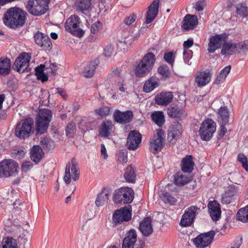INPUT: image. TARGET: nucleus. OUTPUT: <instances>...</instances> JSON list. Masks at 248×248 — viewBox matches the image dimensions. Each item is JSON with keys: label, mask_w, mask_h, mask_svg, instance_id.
<instances>
[{"label": "nucleus", "mask_w": 248, "mask_h": 248, "mask_svg": "<svg viewBox=\"0 0 248 248\" xmlns=\"http://www.w3.org/2000/svg\"><path fill=\"white\" fill-rule=\"evenodd\" d=\"M110 108L107 106L102 107L95 110V112L100 116L103 117L108 115L110 113Z\"/></svg>", "instance_id": "nucleus-52"}, {"label": "nucleus", "mask_w": 248, "mask_h": 248, "mask_svg": "<svg viewBox=\"0 0 248 248\" xmlns=\"http://www.w3.org/2000/svg\"><path fill=\"white\" fill-rule=\"evenodd\" d=\"M158 73L164 78H169L170 76V72L169 67L163 64L158 67L157 69Z\"/></svg>", "instance_id": "nucleus-47"}, {"label": "nucleus", "mask_w": 248, "mask_h": 248, "mask_svg": "<svg viewBox=\"0 0 248 248\" xmlns=\"http://www.w3.org/2000/svg\"><path fill=\"white\" fill-rule=\"evenodd\" d=\"M45 70L46 69L44 64H40L35 68V75L37 79L43 82L48 80V77L44 72Z\"/></svg>", "instance_id": "nucleus-42"}, {"label": "nucleus", "mask_w": 248, "mask_h": 248, "mask_svg": "<svg viewBox=\"0 0 248 248\" xmlns=\"http://www.w3.org/2000/svg\"><path fill=\"white\" fill-rule=\"evenodd\" d=\"M11 71V61L7 58H0V75L6 76Z\"/></svg>", "instance_id": "nucleus-36"}, {"label": "nucleus", "mask_w": 248, "mask_h": 248, "mask_svg": "<svg viewBox=\"0 0 248 248\" xmlns=\"http://www.w3.org/2000/svg\"><path fill=\"white\" fill-rule=\"evenodd\" d=\"M137 241V232L134 229H131L126 232L123 239L122 248H134Z\"/></svg>", "instance_id": "nucleus-22"}, {"label": "nucleus", "mask_w": 248, "mask_h": 248, "mask_svg": "<svg viewBox=\"0 0 248 248\" xmlns=\"http://www.w3.org/2000/svg\"><path fill=\"white\" fill-rule=\"evenodd\" d=\"M40 144L44 149L49 150L51 148V145L49 139L46 137L42 138L40 140Z\"/></svg>", "instance_id": "nucleus-60"}, {"label": "nucleus", "mask_w": 248, "mask_h": 248, "mask_svg": "<svg viewBox=\"0 0 248 248\" xmlns=\"http://www.w3.org/2000/svg\"><path fill=\"white\" fill-rule=\"evenodd\" d=\"M215 234V232L213 231L201 233L193 239V242L197 248H205L210 245Z\"/></svg>", "instance_id": "nucleus-14"}, {"label": "nucleus", "mask_w": 248, "mask_h": 248, "mask_svg": "<svg viewBox=\"0 0 248 248\" xmlns=\"http://www.w3.org/2000/svg\"><path fill=\"white\" fill-rule=\"evenodd\" d=\"M91 6V0H77L75 7L77 11L84 13L89 10Z\"/></svg>", "instance_id": "nucleus-39"}, {"label": "nucleus", "mask_w": 248, "mask_h": 248, "mask_svg": "<svg viewBox=\"0 0 248 248\" xmlns=\"http://www.w3.org/2000/svg\"><path fill=\"white\" fill-rule=\"evenodd\" d=\"M113 127L114 125L110 120L103 121L99 128V135L102 137H109L111 135Z\"/></svg>", "instance_id": "nucleus-31"}, {"label": "nucleus", "mask_w": 248, "mask_h": 248, "mask_svg": "<svg viewBox=\"0 0 248 248\" xmlns=\"http://www.w3.org/2000/svg\"><path fill=\"white\" fill-rule=\"evenodd\" d=\"M176 52H166L164 54L163 58L164 60L171 66L173 65L175 58Z\"/></svg>", "instance_id": "nucleus-53"}, {"label": "nucleus", "mask_w": 248, "mask_h": 248, "mask_svg": "<svg viewBox=\"0 0 248 248\" xmlns=\"http://www.w3.org/2000/svg\"><path fill=\"white\" fill-rule=\"evenodd\" d=\"M161 198L166 204H169L171 205H175L177 202L176 198L169 192L163 193L161 196Z\"/></svg>", "instance_id": "nucleus-45"}, {"label": "nucleus", "mask_w": 248, "mask_h": 248, "mask_svg": "<svg viewBox=\"0 0 248 248\" xmlns=\"http://www.w3.org/2000/svg\"><path fill=\"white\" fill-rule=\"evenodd\" d=\"M111 189L109 188H104L101 192L97 195L95 200V204L97 207L103 206L108 202L111 194Z\"/></svg>", "instance_id": "nucleus-29"}, {"label": "nucleus", "mask_w": 248, "mask_h": 248, "mask_svg": "<svg viewBox=\"0 0 248 248\" xmlns=\"http://www.w3.org/2000/svg\"><path fill=\"white\" fill-rule=\"evenodd\" d=\"M237 13L243 17L248 16V8L244 4L240 3L236 6Z\"/></svg>", "instance_id": "nucleus-50"}, {"label": "nucleus", "mask_w": 248, "mask_h": 248, "mask_svg": "<svg viewBox=\"0 0 248 248\" xmlns=\"http://www.w3.org/2000/svg\"><path fill=\"white\" fill-rule=\"evenodd\" d=\"M229 35L226 33L216 34L211 36L209 39L208 46V51L210 53H213L215 51L223 46L224 43L228 39Z\"/></svg>", "instance_id": "nucleus-11"}, {"label": "nucleus", "mask_w": 248, "mask_h": 248, "mask_svg": "<svg viewBox=\"0 0 248 248\" xmlns=\"http://www.w3.org/2000/svg\"><path fill=\"white\" fill-rule=\"evenodd\" d=\"M210 80L211 74L208 70L200 71L196 75L195 82L199 87L205 86Z\"/></svg>", "instance_id": "nucleus-27"}, {"label": "nucleus", "mask_w": 248, "mask_h": 248, "mask_svg": "<svg viewBox=\"0 0 248 248\" xmlns=\"http://www.w3.org/2000/svg\"><path fill=\"white\" fill-rule=\"evenodd\" d=\"M79 168L76 161L72 159L71 162L66 165L65 168V175L63 178L66 184H69L71 182V177L75 181H77L79 176Z\"/></svg>", "instance_id": "nucleus-10"}, {"label": "nucleus", "mask_w": 248, "mask_h": 248, "mask_svg": "<svg viewBox=\"0 0 248 248\" xmlns=\"http://www.w3.org/2000/svg\"><path fill=\"white\" fill-rule=\"evenodd\" d=\"M153 121L159 127H162L165 124V120L164 113L161 111H155L151 115Z\"/></svg>", "instance_id": "nucleus-38"}, {"label": "nucleus", "mask_w": 248, "mask_h": 248, "mask_svg": "<svg viewBox=\"0 0 248 248\" xmlns=\"http://www.w3.org/2000/svg\"><path fill=\"white\" fill-rule=\"evenodd\" d=\"M159 0H155L148 7L145 18L146 24L151 23L157 15L159 12Z\"/></svg>", "instance_id": "nucleus-20"}, {"label": "nucleus", "mask_w": 248, "mask_h": 248, "mask_svg": "<svg viewBox=\"0 0 248 248\" xmlns=\"http://www.w3.org/2000/svg\"><path fill=\"white\" fill-rule=\"evenodd\" d=\"M1 248H17L16 240L10 237L4 238L2 241Z\"/></svg>", "instance_id": "nucleus-44"}, {"label": "nucleus", "mask_w": 248, "mask_h": 248, "mask_svg": "<svg viewBox=\"0 0 248 248\" xmlns=\"http://www.w3.org/2000/svg\"><path fill=\"white\" fill-rule=\"evenodd\" d=\"M19 169L18 163L12 159H5L0 162V177L16 176Z\"/></svg>", "instance_id": "nucleus-7"}, {"label": "nucleus", "mask_w": 248, "mask_h": 248, "mask_svg": "<svg viewBox=\"0 0 248 248\" xmlns=\"http://www.w3.org/2000/svg\"><path fill=\"white\" fill-rule=\"evenodd\" d=\"M52 112L47 108H43L39 110L35 118V136L38 137L46 133L52 120Z\"/></svg>", "instance_id": "nucleus-2"}, {"label": "nucleus", "mask_w": 248, "mask_h": 248, "mask_svg": "<svg viewBox=\"0 0 248 248\" xmlns=\"http://www.w3.org/2000/svg\"><path fill=\"white\" fill-rule=\"evenodd\" d=\"M165 139V134L164 131L160 128L157 129L156 135H155L150 141V151L154 154L160 151L164 146Z\"/></svg>", "instance_id": "nucleus-12"}, {"label": "nucleus", "mask_w": 248, "mask_h": 248, "mask_svg": "<svg viewBox=\"0 0 248 248\" xmlns=\"http://www.w3.org/2000/svg\"><path fill=\"white\" fill-rule=\"evenodd\" d=\"M81 23L80 18L77 16H71L65 23L66 31L78 37H81L84 34V31L80 27Z\"/></svg>", "instance_id": "nucleus-8"}, {"label": "nucleus", "mask_w": 248, "mask_h": 248, "mask_svg": "<svg viewBox=\"0 0 248 248\" xmlns=\"http://www.w3.org/2000/svg\"><path fill=\"white\" fill-rule=\"evenodd\" d=\"M173 95L170 92H162L157 94L155 98V103L160 106H166L171 102Z\"/></svg>", "instance_id": "nucleus-23"}, {"label": "nucleus", "mask_w": 248, "mask_h": 248, "mask_svg": "<svg viewBox=\"0 0 248 248\" xmlns=\"http://www.w3.org/2000/svg\"><path fill=\"white\" fill-rule=\"evenodd\" d=\"M182 133V126L178 122H173L170 126L169 130L168 139L171 138L170 142L172 140H176L180 137Z\"/></svg>", "instance_id": "nucleus-28"}, {"label": "nucleus", "mask_w": 248, "mask_h": 248, "mask_svg": "<svg viewBox=\"0 0 248 248\" xmlns=\"http://www.w3.org/2000/svg\"><path fill=\"white\" fill-rule=\"evenodd\" d=\"M49 1L50 0H29L26 8L31 15L41 16L48 10Z\"/></svg>", "instance_id": "nucleus-6"}, {"label": "nucleus", "mask_w": 248, "mask_h": 248, "mask_svg": "<svg viewBox=\"0 0 248 248\" xmlns=\"http://www.w3.org/2000/svg\"><path fill=\"white\" fill-rule=\"evenodd\" d=\"M200 208L196 205L189 207L185 212L180 220V225L182 227L190 226L194 222L196 212L200 210Z\"/></svg>", "instance_id": "nucleus-15"}, {"label": "nucleus", "mask_w": 248, "mask_h": 248, "mask_svg": "<svg viewBox=\"0 0 248 248\" xmlns=\"http://www.w3.org/2000/svg\"><path fill=\"white\" fill-rule=\"evenodd\" d=\"M231 69V66L230 65H228L222 69L217 76L216 79L214 81V83L219 84L221 82H223L230 73Z\"/></svg>", "instance_id": "nucleus-40"}, {"label": "nucleus", "mask_w": 248, "mask_h": 248, "mask_svg": "<svg viewBox=\"0 0 248 248\" xmlns=\"http://www.w3.org/2000/svg\"><path fill=\"white\" fill-rule=\"evenodd\" d=\"M167 114L171 118L178 120L183 119L185 116V110L178 105L172 104L167 108Z\"/></svg>", "instance_id": "nucleus-21"}, {"label": "nucleus", "mask_w": 248, "mask_h": 248, "mask_svg": "<svg viewBox=\"0 0 248 248\" xmlns=\"http://www.w3.org/2000/svg\"><path fill=\"white\" fill-rule=\"evenodd\" d=\"M34 120L31 117L22 120L17 123L15 130V135L20 139H25L30 137L34 132Z\"/></svg>", "instance_id": "nucleus-4"}, {"label": "nucleus", "mask_w": 248, "mask_h": 248, "mask_svg": "<svg viewBox=\"0 0 248 248\" xmlns=\"http://www.w3.org/2000/svg\"><path fill=\"white\" fill-rule=\"evenodd\" d=\"M208 207L212 219L214 221L218 220L221 216V209L219 203L215 200L210 201L208 204Z\"/></svg>", "instance_id": "nucleus-26"}, {"label": "nucleus", "mask_w": 248, "mask_h": 248, "mask_svg": "<svg viewBox=\"0 0 248 248\" xmlns=\"http://www.w3.org/2000/svg\"><path fill=\"white\" fill-rule=\"evenodd\" d=\"M217 115V121L219 124H226L229 122V111L227 107H221Z\"/></svg>", "instance_id": "nucleus-35"}, {"label": "nucleus", "mask_w": 248, "mask_h": 248, "mask_svg": "<svg viewBox=\"0 0 248 248\" xmlns=\"http://www.w3.org/2000/svg\"><path fill=\"white\" fill-rule=\"evenodd\" d=\"M118 161L122 164L126 163L127 162V152L126 151H120L117 154Z\"/></svg>", "instance_id": "nucleus-54"}, {"label": "nucleus", "mask_w": 248, "mask_h": 248, "mask_svg": "<svg viewBox=\"0 0 248 248\" xmlns=\"http://www.w3.org/2000/svg\"><path fill=\"white\" fill-rule=\"evenodd\" d=\"M205 6L206 4L205 0H200L196 3L194 8L197 11H202L204 9Z\"/></svg>", "instance_id": "nucleus-62"}, {"label": "nucleus", "mask_w": 248, "mask_h": 248, "mask_svg": "<svg viewBox=\"0 0 248 248\" xmlns=\"http://www.w3.org/2000/svg\"><path fill=\"white\" fill-rule=\"evenodd\" d=\"M133 113L131 110L121 111L119 109H116L113 114V119L115 122L120 124H126L132 120Z\"/></svg>", "instance_id": "nucleus-19"}, {"label": "nucleus", "mask_w": 248, "mask_h": 248, "mask_svg": "<svg viewBox=\"0 0 248 248\" xmlns=\"http://www.w3.org/2000/svg\"><path fill=\"white\" fill-rule=\"evenodd\" d=\"M159 86V82L157 78L152 76L145 81L143 87V90L146 93H149L153 91Z\"/></svg>", "instance_id": "nucleus-34"}, {"label": "nucleus", "mask_w": 248, "mask_h": 248, "mask_svg": "<svg viewBox=\"0 0 248 248\" xmlns=\"http://www.w3.org/2000/svg\"><path fill=\"white\" fill-rule=\"evenodd\" d=\"M190 180L189 177L185 176L180 173H176L174 178L175 184L179 186L186 185L189 182Z\"/></svg>", "instance_id": "nucleus-43"}, {"label": "nucleus", "mask_w": 248, "mask_h": 248, "mask_svg": "<svg viewBox=\"0 0 248 248\" xmlns=\"http://www.w3.org/2000/svg\"><path fill=\"white\" fill-rule=\"evenodd\" d=\"M44 153L39 145H35L32 146L30 151L31 159L36 164H38L42 160Z\"/></svg>", "instance_id": "nucleus-32"}, {"label": "nucleus", "mask_w": 248, "mask_h": 248, "mask_svg": "<svg viewBox=\"0 0 248 248\" xmlns=\"http://www.w3.org/2000/svg\"><path fill=\"white\" fill-rule=\"evenodd\" d=\"M35 43L46 50H50L52 47L51 40L49 37L39 31H37L33 36Z\"/></svg>", "instance_id": "nucleus-17"}, {"label": "nucleus", "mask_w": 248, "mask_h": 248, "mask_svg": "<svg viewBox=\"0 0 248 248\" xmlns=\"http://www.w3.org/2000/svg\"><path fill=\"white\" fill-rule=\"evenodd\" d=\"M131 207H124L114 211L112 216V220L116 224L123 222H127L131 219Z\"/></svg>", "instance_id": "nucleus-13"}, {"label": "nucleus", "mask_w": 248, "mask_h": 248, "mask_svg": "<svg viewBox=\"0 0 248 248\" xmlns=\"http://www.w3.org/2000/svg\"><path fill=\"white\" fill-rule=\"evenodd\" d=\"M25 152L21 148H17L13 149L11 153V156L16 159H21L24 157Z\"/></svg>", "instance_id": "nucleus-48"}, {"label": "nucleus", "mask_w": 248, "mask_h": 248, "mask_svg": "<svg viewBox=\"0 0 248 248\" xmlns=\"http://www.w3.org/2000/svg\"><path fill=\"white\" fill-rule=\"evenodd\" d=\"M134 198V191L131 188L122 187L116 189L113 193V201L115 203H131Z\"/></svg>", "instance_id": "nucleus-5"}, {"label": "nucleus", "mask_w": 248, "mask_h": 248, "mask_svg": "<svg viewBox=\"0 0 248 248\" xmlns=\"http://www.w3.org/2000/svg\"><path fill=\"white\" fill-rule=\"evenodd\" d=\"M232 199L227 194L224 193L222 196L221 202L223 204H228L232 202Z\"/></svg>", "instance_id": "nucleus-64"}, {"label": "nucleus", "mask_w": 248, "mask_h": 248, "mask_svg": "<svg viewBox=\"0 0 248 248\" xmlns=\"http://www.w3.org/2000/svg\"><path fill=\"white\" fill-rule=\"evenodd\" d=\"M31 59V54L25 52H22L16 59L14 63L16 71L23 73L29 66Z\"/></svg>", "instance_id": "nucleus-16"}, {"label": "nucleus", "mask_w": 248, "mask_h": 248, "mask_svg": "<svg viewBox=\"0 0 248 248\" xmlns=\"http://www.w3.org/2000/svg\"><path fill=\"white\" fill-rule=\"evenodd\" d=\"M33 167V164L31 161H26L22 163L21 170L22 171L27 172L29 171Z\"/></svg>", "instance_id": "nucleus-61"}, {"label": "nucleus", "mask_w": 248, "mask_h": 248, "mask_svg": "<svg viewBox=\"0 0 248 248\" xmlns=\"http://www.w3.org/2000/svg\"><path fill=\"white\" fill-rule=\"evenodd\" d=\"M25 15L26 13L19 8H11L4 14L3 22L6 26L12 29L22 27L25 22Z\"/></svg>", "instance_id": "nucleus-1"}, {"label": "nucleus", "mask_w": 248, "mask_h": 248, "mask_svg": "<svg viewBox=\"0 0 248 248\" xmlns=\"http://www.w3.org/2000/svg\"><path fill=\"white\" fill-rule=\"evenodd\" d=\"M114 51V47L111 44H108L105 46L104 49V54L105 56L111 57Z\"/></svg>", "instance_id": "nucleus-58"}, {"label": "nucleus", "mask_w": 248, "mask_h": 248, "mask_svg": "<svg viewBox=\"0 0 248 248\" xmlns=\"http://www.w3.org/2000/svg\"><path fill=\"white\" fill-rule=\"evenodd\" d=\"M225 193L229 195L232 199L234 196L238 194V190L234 186H231L228 187V189L225 191Z\"/></svg>", "instance_id": "nucleus-56"}, {"label": "nucleus", "mask_w": 248, "mask_h": 248, "mask_svg": "<svg viewBox=\"0 0 248 248\" xmlns=\"http://www.w3.org/2000/svg\"><path fill=\"white\" fill-rule=\"evenodd\" d=\"M99 63V62L98 59L91 61L84 69L83 72L84 76L87 78L93 77Z\"/></svg>", "instance_id": "nucleus-37"}, {"label": "nucleus", "mask_w": 248, "mask_h": 248, "mask_svg": "<svg viewBox=\"0 0 248 248\" xmlns=\"http://www.w3.org/2000/svg\"><path fill=\"white\" fill-rule=\"evenodd\" d=\"M238 160L242 164L243 168L248 171V160L246 156L243 154H239Z\"/></svg>", "instance_id": "nucleus-55"}, {"label": "nucleus", "mask_w": 248, "mask_h": 248, "mask_svg": "<svg viewBox=\"0 0 248 248\" xmlns=\"http://www.w3.org/2000/svg\"><path fill=\"white\" fill-rule=\"evenodd\" d=\"M237 51V43H233L232 40L225 42L221 51L222 55H231Z\"/></svg>", "instance_id": "nucleus-33"}, {"label": "nucleus", "mask_w": 248, "mask_h": 248, "mask_svg": "<svg viewBox=\"0 0 248 248\" xmlns=\"http://www.w3.org/2000/svg\"><path fill=\"white\" fill-rule=\"evenodd\" d=\"M151 221V218L147 217L140 223L139 230L142 234L145 237L150 236L153 232V228Z\"/></svg>", "instance_id": "nucleus-25"}, {"label": "nucleus", "mask_w": 248, "mask_h": 248, "mask_svg": "<svg viewBox=\"0 0 248 248\" xmlns=\"http://www.w3.org/2000/svg\"><path fill=\"white\" fill-rule=\"evenodd\" d=\"M124 177L128 182H135L136 177V171L131 166H129L126 168Z\"/></svg>", "instance_id": "nucleus-41"}, {"label": "nucleus", "mask_w": 248, "mask_h": 248, "mask_svg": "<svg viewBox=\"0 0 248 248\" xmlns=\"http://www.w3.org/2000/svg\"><path fill=\"white\" fill-rule=\"evenodd\" d=\"M198 24V18L196 16L186 15L182 21V28L185 31L193 30Z\"/></svg>", "instance_id": "nucleus-24"}, {"label": "nucleus", "mask_w": 248, "mask_h": 248, "mask_svg": "<svg viewBox=\"0 0 248 248\" xmlns=\"http://www.w3.org/2000/svg\"><path fill=\"white\" fill-rule=\"evenodd\" d=\"M181 169L185 173H190L194 169V162L193 161L192 156L186 155L182 159L181 163Z\"/></svg>", "instance_id": "nucleus-30"}, {"label": "nucleus", "mask_w": 248, "mask_h": 248, "mask_svg": "<svg viewBox=\"0 0 248 248\" xmlns=\"http://www.w3.org/2000/svg\"><path fill=\"white\" fill-rule=\"evenodd\" d=\"M193 52L191 50H184L183 52L184 61L186 63L190 65L191 62L189 63L190 60L192 57Z\"/></svg>", "instance_id": "nucleus-57"}, {"label": "nucleus", "mask_w": 248, "mask_h": 248, "mask_svg": "<svg viewBox=\"0 0 248 248\" xmlns=\"http://www.w3.org/2000/svg\"><path fill=\"white\" fill-rule=\"evenodd\" d=\"M237 51L242 52L245 55L248 54V40H246L240 43H237Z\"/></svg>", "instance_id": "nucleus-49"}, {"label": "nucleus", "mask_w": 248, "mask_h": 248, "mask_svg": "<svg viewBox=\"0 0 248 248\" xmlns=\"http://www.w3.org/2000/svg\"><path fill=\"white\" fill-rule=\"evenodd\" d=\"M216 130V124L211 119L204 120L199 129V135L202 140L209 141Z\"/></svg>", "instance_id": "nucleus-9"}, {"label": "nucleus", "mask_w": 248, "mask_h": 248, "mask_svg": "<svg viewBox=\"0 0 248 248\" xmlns=\"http://www.w3.org/2000/svg\"><path fill=\"white\" fill-rule=\"evenodd\" d=\"M76 130V124L73 122L69 123L65 128V132L67 136L71 137L75 133Z\"/></svg>", "instance_id": "nucleus-51"}, {"label": "nucleus", "mask_w": 248, "mask_h": 248, "mask_svg": "<svg viewBox=\"0 0 248 248\" xmlns=\"http://www.w3.org/2000/svg\"><path fill=\"white\" fill-rule=\"evenodd\" d=\"M155 62V55L152 52L147 53L135 68L136 76L142 78L148 75L152 71Z\"/></svg>", "instance_id": "nucleus-3"}, {"label": "nucleus", "mask_w": 248, "mask_h": 248, "mask_svg": "<svg viewBox=\"0 0 248 248\" xmlns=\"http://www.w3.org/2000/svg\"><path fill=\"white\" fill-rule=\"evenodd\" d=\"M46 69L48 70L46 71L47 73L50 74L51 75L54 76L56 75L57 66L54 64H51L49 67H46Z\"/></svg>", "instance_id": "nucleus-63"}, {"label": "nucleus", "mask_w": 248, "mask_h": 248, "mask_svg": "<svg viewBox=\"0 0 248 248\" xmlns=\"http://www.w3.org/2000/svg\"><path fill=\"white\" fill-rule=\"evenodd\" d=\"M141 135L136 130H131L127 138L126 145L130 150H135L140 147L141 142Z\"/></svg>", "instance_id": "nucleus-18"}, {"label": "nucleus", "mask_w": 248, "mask_h": 248, "mask_svg": "<svg viewBox=\"0 0 248 248\" xmlns=\"http://www.w3.org/2000/svg\"><path fill=\"white\" fill-rule=\"evenodd\" d=\"M101 28V23L97 21L92 25L91 28V32L93 34L97 33L99 30Z\"/></svg>", "instance_id": "nucleus-59"}, {"label": "nucleus", "mask_w": 248, "mask_h": 248, "mask_svg": "<svg viewBox=\"0 0 248 248\" xmlns=\"http://www.w3.org/2000/svg\"><path fill=\"white\" fill-rule=\"evenodd\" d=\"M238 220L243 222H248V211L244 208L238 210L236 215Z\"/></svg>", "instance_id": "nucleus-46"}]
</instances>
